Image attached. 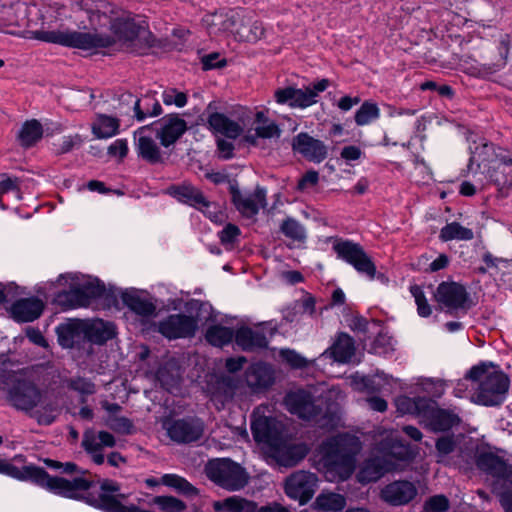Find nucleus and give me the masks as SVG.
<instances>
[{
    "instance_id": "35",
    "label": "nucleus",
    "mask_w": 512,
    "mask_h": 512,
    "mask_svg": "<svg viewBox=\"0 0 512 512\" xmlns=\"http://www.w3.org/2000/svg\"><path fill=\"white\" fill-rule=\"evenodd\" d=\"M346 506V498L339 493L323 490L313 503L314 509L322 512H339Z\"/></svg>"
},
{
    "instance_id": "33",
    "label": "nucleus",
    "mask_w": 512,
    "mask_h": 512,
    "mask_svg": "<svg viewBox=\"0 0 512 512\" xmlns=\"http://www.w3.org/2000/svg\"><path fill=\"white\" fill-rule=\"evenodd\" d=\"M477 466L480 470L498 479L508 477L510 470L506 463L492 453H481L477 457Z\"/></svg>"
},
{
    "instance_id": "64",
    "label": "nucleus",
    "mask_w": 512,
    "mask_h": 512,
    "mask_svg": "<svg viewBox=\"0 0 512 512\" xmlns=\"http://www.w3.org/2000/svg\"><path fill=\"white\" fill-rule=\"evenodd\" d=\"M71 387L84 395H91L95 393V385L84 378H77L71 382Z\"/></svg>"
},
{
    "instance_id": "49",
    "label": "nucleus",
    "mask_w": 512,
    "mask_h": 512,
    "mask_svg": "<svg viewBox=\"0 0 512 512\" xmlns=\"http://www.w3.org/2000/svg\"><path fill=\"white\" fill-rule=\"evenodd\" d=\"M21 182L16 177H10L7 174L0 175V208L5 210L6 206L2 202V195L8 192H15L17 200H21V192H20Z\"/></svg>"
},
{
    "instance_id": "38",
    "label": "nucleus",
    "mask_w": 512,
    "mask_h": 512,
    "mask_svg": "<svg viewBox=\"0 0 512 512\" xmlns=\"http://www.w3.org/2000/svg\"><path fill=\"white\" fill-rule=\"evenodd\" d=\"M43 135V128L39 121L32 119L26 121L18 133L21 146L29 148L38 142Z\"/></svg>"
},
{
    "instance_id": "14",
    "label": "nucleus",
    "mask_w": 512,
    "mask_h": 512,
    "mask_svg": "<svg viewBox=\"0 0 512 512\" xmlns=\"http://www.w3.org/2000/svg\"><path fill=\"white\" fill-rule=\"evenodd\" d=\"M78 5L87 13L92 24L105 25V20H108L111 28L118 33V24L122 18L118 16L119 11L115 5L105 0H82Z\"/></svg>"
},
{
    "instance_id": "53",
    "label": "nucleus",
    "mask_w": 512,
    "mask_h": 512,
    "mask_svg": "<svg viewBox=\"0 0 512 512\" xmlns=\"http://www.w3.org/2000/svg\"><path fill=\"white\" fill-rule=\"evenodd\" d=\"M418 385L423 392L433 397L442 396L445 390V383L440 379L422 378L419 380Z\"/></svg>"
},
{
    "instance_id": "2",
    "label": "nucleus",
    "mask_w": 512,
    "mask_h": 512,
    "mask_svg": "<svg viewBox=\"0 0 512 512\" xmlns=\"http://www.w3.org/2000/svg\"><path fill=\"white\" fill-rule=\"evenodd\" d=\"M264 412V407H258L252 414L251 430L254 439L266 446L268 455L279 465H297L308 454L309 447L305 443L295 442L283 422Z\"/></svg>"
},
{
    "instance_id": "24",
    "label": "nucleus",
    "mask_w": 512,
    "mask_h": 512,
    "mask_svg": "<svg viewBox=\"0 0 512 512\" xmlns=\"http://www.w3.org/2000/svg\"><path fill=\"white\" fill-rule=\"evenodd\" d=\"M245 381L253 392L265 391L275 382V370L262 362L252 364L245 372Z\"/></svg>"
},
{
    "instance_id": "6",
    "label": "nucleus",
    "mask_w": 512,
    "mask_h": 512,
    "mask_svg": "<svg viewBox=\"0 0 512 512\" xmlns=\"http://www.w3.org/2000/svg\"><path fill=\"white\" fill-rule=\"evenodd\" d=\"M468 378L472 382H478L472 396L475 403L496 406L505 400L510 381L502 371L485 365L475 366L469 371Z\"/></svg>"
},
{
    "instance_id": "63",
    "label": "nucleus",
    "mask_w": 512,
    "mask_h": 512,
    "mask_svg": "<svg viewBox=\"0 0 512 512\" xmlns=\"http://www.w3.org/2000/svg\"><path fill=\"white\" fill-rule=\"evenodd\" d=\"M128 153V143L125 139L115 140L108 148V154L114 157L124 158Z\"/></svg>"
},
{
    "instance_id": "10",
    "label": "nucleus",
    "mask_w": 512,
    "mask_h": 512,
    "mask_svg": "<svg viewBox=\"0 0 512 512\" xmlns=\"http://www.w3.org/2000/svg\"><path fill=\"white\" fill-rule=\"evenodd\" d=\"M209 480L230 492L243 489L249 482V474L239 463L229 458L210 460L205 466Z\"/></svg>"
},
{
    "instance_id": "12",
    "label": "nucleus",
    "mask_w": 512,
    "mask_h": 512,
    "mask_svg": "<svg viewBox=\"0 0 512 512\" xmlns=\"http://www.w3.org/2000/svg\"><path fill=\"white\" fill-rule=\"evenodd\" d=\"M329 86L327 79H321L305 89L286 87L277 89L274 93L275 101L291 108L305 109L317 103L318 96Z\"/></svg>"
},
{
    "instance_id": "23",
    "label": "nucleus",
    "mask_w": 512,
    "mask_h": 512,
    "mask_svg": "<svg viewBox=\"0 0 512 512\" xmlns=\"http://www.w3.org/2000/svg\"><path fill=\"white\" fill-rule=\"evenodd\" d=\"M155 136L160 139L162 146L169 147L174 144L186 131V122L177 117H164L152 126Z\"/></svg>"
},
{
    "instance_id": "4",
    "label": "nucleus",
    "mask_w": 512,
    "mask_h": 512,
    "mask_svg": "<svg viewBox=\"0 0 512 512\" xmlns=\"http://www.w3.org/2000/svg\"><path fill=\"white\" fill-rule=\"evenodd\" d=\"M360 450L359 440L347 434L338 435L320 446L325 475L329 481H343L355 469V456Z\"/></svg>"
},
{
    "instance_id": "62",
    "label": "nucleus",
    "mask_w": 512,
    "mask_h": 512,
    "mask_svg": "<svg viewBox=\"0 0 512 512\" xmlns=\"http://www.w3.org/2000/svg\"><path fill=\"white\" fill-rule=\"evenodd\" d=\"M293 309L300 311L302 315L307 314L312 317L315 313V300L310 296H306L300 301L295 302Z\"/></svg>"
},
{
    "instance_id": "41",
    "label": "nucleus",
    "mask_w": 512,
    "mask_h": 512,
    "mask_svg": "<svg viewBox=\"0 0 512 512\" xmlns=\"http://www.w3.org/2000/svg\"><path fill=\"white\" fill-rule=\"evenodd\" d=\"M439 237L444 242L452 240L469 241L473 239L474 233L471 229L462 226L458 222H451L440 230Z\"/></svg>"
},
{
    "instance_id": "42",
    "label": "nucleus",
    "mask_w": 512,
    "mask_h": 512,
    "mask_svg": "<svg viewBox=\"0 0 512 512\" xmlns=\"http://www.w3.org/2000/svg\"><path fill=\"white\" fill-rule=\"evenodd\" d=\"M205 338L211 345L222 347L235 338V333L231 328L214 325L208 328Z\"/></svg>"
},
{
    "instance_id": "46",
    "label": "nucleus",
    "mask_w": 512,
    "mask_h": 512,
    "mask_svg": "<svg viewBox=\"0 0 512 512\" xmlns=\"http://www.w3.org/2000/svg\"><path fill=\"white\" fill-rule=\"evenodd\" d=\"M224 32H230L238 39V31L243 29L246 13L241 9L225 12Z\"/></svg>"
},
{
    "instance_id": "8",
    "label": "nucleus",
    "mask_w": 512,
    "mask_h": 512,
    "mask_svg": "<svg viewBox=\"0 0 512 512\" xmlns=\"http://www.w3.org/2000/svg\"><path fill=\"white\" fill-rule=\"evenodd\" d=\"M330 241L337 258L351 265L360 275L369 280L377 278L382 282L387 281L384 274L377 273L374 261L359 243L340 237L331 238Z\"/></svg>"
},
{
    "instance_id": "5",
    "label": "nucleus",
    "mask_w": 512,
    "mask_h": 512,
    "mask_svg": "<svg viewBox=\"0 0 512 512\" xmlns=\"http://www.w3.org/2000/svg\"><path fill=\"white\" fill-rule=\"evenodd\" d=\"M284 404L290 413L303 420L312 421L320 428L330 430L341 423L340 411L335 404L327 406L323 411V401L320 399L315 401L305 390L290 391L285 396Z\"/></svg>"
},
{
    "instance_id": "27",
    "label": "nucleus",
    "mask_w": 512,
    "mask_h": 512,
    "mask_svg": "<svg viewBox=\"0 0 512 512\" xmlns=\"http://www.w3.org/2000/svg\"><path fill=\"white\" fill-rule=\"evenodd\" d=\"M84 336L93 343L102 344L115 335V326L111 322L93 319L81 325Z\"/></svg>"
},
{
    "instance_id": "9",
    "label": "nucleus",
    "mask_w": 512,
    "mask_h": 512,
    "mask_svg": "<svg viewBox=\"0 0 512 512\" xmlns=\"http://www.w3.org/2000/svg\"><path fill=\"white\" fill-rule=\"evenodd\" d=\"M57 282L69 288L64 296L73 308L86 307L91 300L101 297L105 292V287L99 279L80 273L61 274Z\"/></svg>"
},
{
    "instance_id": "37",
    "label": "nucleus",
    "mask_w": 512,
    "mask_h": 512,
    "mask_svg": "<svg viewBox=\"0 0 512 512\" xmlns=\"http://www.w3.org/2000/svg\"><path fill=\"white\" fill-rule=\"evenodd\" d=\"M123 301L130 310L142 317L153 316L156 312V306L151 300L135 293L124 294Z\"/></svg>"
},
{
    "instance_id": "19",
    "label": "nucleus",
    "mask_w": 512,
    "mask_h": 512,
    "mask_svg": "<svg viewBox=\"0 0 512 512\" xmlns=\"http://www.w3.org/2000/svg\"><path fill=\"white\" fill-rule=\"evenodd\" d=\"M156 138L155 132L150 126L140 127L134 132L135 150L138 156L151 164L163 161V154Z\"/></svg>"
},
{
    "instance_id": "32",
    "label": "nucleus",
    "mask_w": 512,
    "mask_h": 512,
    "mask_svg": "<svg viewBox=\"0 0 512 512\" xmlns=\"http://www.w3.org/2000/svg\"><path fill=\"white\" fill-rule=\"evenodd\" d=\"M209 128L216 134L236 139L243 131L242 126L222 113H213L208 118Z\"/></svg>"
},
{
    "instance_id": "25",
    "label": "nucleus",
    "mask_w": 512,
    "mask_h": 512,
    "mask_svg": "<svg viewBox=\"0 0 512 512\" xmlns=\"http://www.w3.org/2000/svg\"><path fill=\"white\" fill-rule=\"evenodd\" d=\"M293 149L307 160L315 163H320L327 157L326 145L307 133H300L294 138Z\"/></svg>"
},
{
    "instance_id": "18",
    "label": "nucleus",
    "mask_w": 512,
    "mask_h": 512,
    "mask_svg": "<svg viewBox=\"0 0 512 512\" xmlns=\"http://www.w3.org/2000/svg\"><path fill=\"white\" fill-rule=\"evenodd\" d=\"M420 422L433 431H446L459 423V417L451 410L439 408L435 401L429 399L422 410Z\"/></svg>"
},
{
    "instance_id": "36",
    "label": "nucleus",
    "mask_w": 512,
    "mask_h": 512,
    "mask_svg": "<svg viewBox=\"0 0 512 512\" xmlns=\"http://www.w3.org/2000/svg\"><path fill=\"white\" fill-rule=\"evenodd\" d=\"M119 127V119L100 114L96 116L92 123V132L98 139H108L118 134Z\"/></svg>"
},
{
    "instance_id": "29",
    "label": "nucleus",
    "mask_w": 512,
    "mask_h": 512,
    "mask_svg": "<svg viewBox=\"0 0 512 512\" xmlns=\"http://www.w3.org/2000/svg\"><path fill=\"white\" fill-rule=\"evenodd\" d=\"M236 344L244 351L265 348L268 340L259 328L241 327L235 333Z\"/></svg>"
},
{
    "instance_id": "58",
    "label": "nucleus",
    "mask_w": 512,
    "mask_h": 512,
    "mask_svg": "<svg viewBox=\"0 0 512 512\" xmlns=\"http://www.w3.org/2000/svg\"><path fill=\"white\" fill-rule=\"evenodd\" d=\"M163 102L166 105H176L177 107H183L187 103V96L183 92H179L176 89L165 90L162 94Z\"/></svg>"
},
{
    "instance_id": "7",
    "label": "nucleus",
    "mask_w": 512,
    "mask_h": 512,
    "mask_svg": "<svg viewBox=\"0 0 512 512\" xmlns=\"http://www.w3.org/2000/svg\"><path fill=\"white\" fill-rule=\"evenodd\" d=\"M33 38L48 42L59 44L71 48L81 50H93L97 48H105L114 42L108 35H101L91 32H78L71 30H36L33 33Z\"/></svg>"
},
{
    "instance_id": "47",
    "label": "nucleus",
    "mask_w": 512,
    "mask_h": 512,
    "mask_svg": "<svg viewBox=\"0 0 512 512\" xmlns=\"http://www.w3.org/2000/svg\"><path fill=\"white\" fill-rule=\"evenodd\" d=\"M382 382H387V377L383 373H377L372 377L358 375L353 377V385L359 390L380 391L383 388Z\"/></svg>"
},
{
    "instance_id": "52",
    "label": "nucleus",
    "mask_w": 512,
    "mask_h": 512,
    "mask_svg": "<svg viewBox=\"0 0 512 512\" xmlns=\"http://www.w3.org/2000/svg\"><path fill=\"white\" fill-rule=\"evenodd\" d=\"M410 292L415 299L418 315L421 317L430 316L432 312L431 306L428 304L422 288L418 285H412Z\"/></svg>"
},
{
    "instance_id": "39",
    "label": "nucleus",
    "mask_w": 512,
    "mask_h": 512,
    "mask_svg": "<svg viewBox=\"0 0 512 512\" xmlns=\"http://www.w3.org/2000/svg\"><path fill=\"white\" fill-rule=\"evenodd\" d=\"M470 160L468 164V169L470 171L473 170V165L476 164L477 168H481L482 165L485 166L486 162L494 163V147L492 144L481 141L479 144L470 146Z\"/></svg>"
},
{
    "instance_id": "28",
    "label": "nucleus",
    "mask_w": 512,
    "mask_h": 512,
    "mask_svg": "<svg viewBox=\"0 0 512 512\" xmlns=\"http://www.w3.org/2000/svg\"><path fill=\"white\" fill-rule=\"evenodd\" d=\"M355 353L353 339L346 333H340L332 346L325 350L321 357L330 356L339 363H348Z\"/></svg>"
},
{
    "instance_id": "59",
    "label": "nucleus",
    "mask_w": 512,
    "mask_h": 512,
    "mask_svg": "<svg viewBox=\"0 0 512 512\" xmlns=\"http://www.w3.org/2000/svg\"><path fill=\"white\" fill-rule=\"evenodd\" d=\"M255 131L257 136L261 138H274L280 136V129L274 121H264L260 125H256Z\"/></svg>"
},
{
    "instance_id": "11",
    "label": "nucleus",
    "mask_w": 512,
    "mask_h": 512,
    "mask_svg": "<svg viewBox=\"0 0 512 512\" xmlns=\"http://www.w3.org/2000/svg\"><path fill=\"white\" fill-rule=\"evenodd\" d=\"M382 458H373L366 462L362 474L368 473V480H377L383 474L398 470V460L404 461L409 458V451L390 432L386 439L380 444Z\"/></svg>"
},
{
    "instance_id": "34",
    "label": "nucleus",
    "mask_w": 512,
    "mask_h": 512,
    "mask_svg": "<svg viewBox=\"0 0 512 512\" xmlns=\"http://www.w3.org/2000/svg\"><path fill=\"white\" fill-rule=\"evenodd\" d=\"M213 509L216 512H256L257 505L253 501L234 495L215 501Z\"/></svg>"
},
{
    "instance_id": "51",
    "label": "nucleus",
    "mask_w": 512,
    "mask_h": 512,
    "mask_svg": "<svg viewBox=\"0 0 512 512\" xmlns=\"http://www.w3.org/2000/svg\"><path fill=\"white\" fill-rule=\"evenodd\" d=\"M281 231L286 237L295 241H303L306 238L305 228L292 218H288L282 223Z\"/></svg>"
},
{
    "instance_id": "45",
    "label": "nucleus",
    "mask_w": 512,
    "mask_h": 512,
    "mask_svg": "<svg viewBox=\"0 0 512 512\" xmlns=\"http://www.w3.org/2000/svg\"><path fill=\"white\" fill-rule=\"evenodd\" d=\"M161 484L172 487L187 496H193L198 493L197 489L186 479L176 474H164L161 477Z\"/></svg>"
},
{
    "instance_id": "20",
    "label": "nucleus",
    "mask_w": 512,
    "mask_h": 512,
    "mask_svg": "<svg viewBox=\"0 0 512 512\" xmlns=\"http://www.w3.org/2000/svg\"><path fill=\"white\" fill-rule=\"evenodd\" d=\"M115 444V437L107 431L88 430L83 434L82 447L97 465L105 461L103 450L112 448Z\"/></svg>"
},
{
    "instance_id": "13",
    "label": "nucleus",
    "mask_w": 512,
    "mask_h": 512,
    "mask_svg": "<svg viewBox=\"0 0 512 512\" xmlns=\"http://www.w3.org/2000/svg\"><path fill=\"white\" fill-rule=\"evenodd\" d=\"M318 486V478L308 471H297L291 474L285 481V493L301 505L308 503Z\"/></svg>"
},
{
    "instance_id": "16",
    "label": "nucleus",
    "mask_w": 512,
    "mask_h": 512,
    "mask_svg": "<svg viewBox=\"0 0 512 512\" xmlns=\"http://www.w3.org/2000/svg\"><path fill=\"white\" fill-rule=\"evenodd\" d=\"M163 427L171 440L177 443H190L198 440L203 434V423L199 419L167 420Z\"/></svg>"
},
{
    "instance_id": "15",
    "label": "nucleus",
    "mask_w": 512,
    "mask_h": 512,
    "mask_svg": "<svg viewBox=\"0 0 512 512\" xmlns=\"http://www.w3.org/2000/svg\"><path fill=\"white\" fill-rule=\"evenodd\" d=\"M441 308L449 312L467 309L468 293L464 286L456 282H442L434 293Z\"/></svg>"
},
{
    "instance_id": "48",
    "label": "nucleus",
    "mask_w": 512,
    "mask_h": 512,
    "mask_svg": "<svg viewBox=\"0 0 512 512\" xmlns=\"http://www.w3.org/2000/svg\"><path fill=\"white\" fill-rule=\"evenodd\" d=\"M151 504L163 512H185L186 504L173 496H155Z\"/></svg>"
},
{
    "instance_id": "26",
    "label": "nucleus",
    "mask_w": 512,
    "mask_h": 512,
    "mask_svg": "<svg viewBox=\"0 0 512 512\" xmlns=\"http://www.w3.org/2000/svg\"><path fill=\"white\" fill-rule=\"evenodd\" d=\"M43 309L42 300L36 297L23 298L12 305L11 314L17 322H32L42 314Z\"/></svg>"
},
{
    "instance_id": "30",
    "label": "nucleus",
    "mask_w": 512,
    "mask_h": 512,
    "mask_svg": "<svg viewBox=\"0 0 512 512\" xmlns=\"http://www.w3.org/2000/svg\"><path fill=\"white\" fill-rule=\"evenodd\" d=\"M488 177L500 190L512 189V159L496 157Z\"/></svg>"
},
{
    "instance_id": "60",
    "label": "nucleus",
    "mask_w": 512,
    "mask_h": 512,
    "mask_svg": "<svg viewBox=\"0 0 512 512\" xmlns=\"http://www.w3.org/2000/svg\"><path fill=\"white\" fill-rule=\"evenodd\" d=\"M240 230L233 224L226 225L220 232L219 238L224 245H232L238 238Z\"/></svg>"
},
{
    "instance_id": "57",
    "label": "nucleus",
    "mask_w": 512,
    "mask_h": 512,
    "mask_svg": "<svg viewBox=\"0 0 512 512\" xmlns=\"http://www.w3.org/2000/svg\"><path fill=\"white\" fill-rule=\"evenodd\" d=\"M279 355L292 368H303L308 365V361L295 350L281 349Z\"/></svg>"
},
{
    "instance_id": "43",
    "label": "nucleus",
    "mask_w": 512,
    "mask_h": 512,
    "mask_svg": "<svg viewBox=\"0 0 512 512\" xmlns=\"http://www.w3.org/2000/svg\"><path fill=\"white\" fill-rule=\"evenodd\" d=\"M244 23L243 29L238 31V40L255 42L262 38L264 35V27L261 22L252 20V18L246 14Z\"/></svg>"
},
{
    "instance_id": "55",
    "label": "nucleus",
    "mask_w": 512,
    "mask_h": 512,
    "mask_svg": "<svg viewBox=\"0 0 512 512\" xmlns=\"http://www.w3.org/2000/svg\"><path fill=\"white\" fill-rule=\"evenodd\" d=\"M449 509V500L444 495L430 497L424 503V512H445Z\"/></svg>"
},
{
    "instance_id": "50",
    "label": "nucleus",
    "mask_w": 512,
    "mask_h": 512,
    "mask_svg": "<svg viewBox=\"0 0 512 512\" xmlns=\"http://www.w3.org/2000/svg\"><path fill=\"white\" fill-rule=\"evenodd\" d=\"M179 376V369L173 361L167 362L156 374L158 381L167 388L175 384Z\"/></svg>"
},
{
    "instance_id": "1",
    "label": "nucleus",
    "mask_w": 512,
    "mask_h": 512,
    "mask_svg": "<svg viewBox=\"0 0 512 512\" xmlns=\"http://www.w3.org/2000/svg\"><path fill=\"white\" fill-rule=\"evenodd\" d=\"M44 463L47 467L60 470L61 473L70 475L72 478L50 476L43 468L34 465L17 467L2 459H0V473L18 480L31 481L51 493L71 499L82 497L91 488L92 480L88 477V472L75 463H63L52 459H45Z\"/></svg>"
},
{
    "instance_id": "31",
    "label": "nucleus",
    "mask_w": 512,
    "mask_h": 512,
    "mask_svg": "<svg viewBox=\"0 0 512 512\" xmlns=\"http://www.w3.org/2000/svg\"><path fill=\"white\" fill-rule=\"evenodd\" d=\"M168 193L179 202L189 204L196 208L204 206L211 208L210 202L206 200L201 191L189 184L173 186L168 189Z\"/></svg>"
},
{
    "instance_id": "21",
    "label": "nucleus",
    "mask_w": 512,
    "mask_h": 512,
    "mask_svg": "<svg viewBox=\"0 0 512 512\" xmlns=\"http://www.w3.org/2000/svg\"><path fill=\"white\" fill-rule=\"evenodd\" d=\"M418 494L415 483L408 480L393 481L381 489V499L391 506H403L412 502Z\"/></svg>"
},
{
    "instance_id": "3",
    "label": "nucleus",
    "mask_w": 512,
    "mask_h": 512,
    "mask_svg": "<svg viewBox=\"0 0 512 512\" xmlns=\"http://www.w3.org/2000/svg\"><path fill=\"white\" fill-rule=\"evenodd\" d=\"M0 390L6 394L9 403L16 409L25 412L34 410V417L39 424L49 425L55 420L56 405L32 382L20 375L13 373L0 377Z\"/></svg>"
},
{
    "instance_id": "22",
    "label": "nucleus",
    "mask_w": 512,
    "mask_h": 512,
    "mask_svg": "<svg viewBox=\"0 0 512 512\" xmlns=\"http://www.w3.org/2000/svg\"><path fill=\"white\" fill-rule=\"evenodd\" d=\"M232 201L237 210L245 217L255 216L261 208L266 206V190L256 187L253 192L232 190Z\"/></svg>"
},
{
    "instance_id": "61",
    "label": "nucleus",
    "mask_w": 512,
    "mask_h": 512,
    "mask_svg": "<svg viewBox=\"0 0 512 512\" xmlns=\"http://www.w3.org/2000/svg\"><path fill=\"white\" fill-rule=\"evenodd\" d=\"M455 442L452 437L446 436L441 437L436 442V449L438 452L439 460L443 461V458L454 450Z\"/></svg>"
},
{
    "instance_id": "56",
    "label": "nucleus",
    "mask_w": 512,
    "mask_h": 512,
    "mask_svg": "<svg viewBox=\"0 0 512 512\" xmlns=\"http://www.w3.org/2000/svg\"><path fill=\"white\" fill-rule=\"evenodd\" d=\"M106 425L115 432L130 434L133 429L131 421L126 417L109 416Z\"/></svg>"
},
{
    "instance_id": "17",
    "label": "nucleus",
    "mask_w": 512,
    "mask_h": 512,
    "mask_svg": "<svg viewBox=\"0 0 512 512\" xmlns=\"http://www.w3.org/2000/svg\"><path fill=\"white\" fill-rule=\"evenodd\" d=\"M197 328V320L185 314H172L158 324V331L168 339L192 337Z\"/></svg>"
},
{
    "instance_id": "44",
    "label": "nucleus",
    "mask_w": 512,
    "mask_h": 512,
    "mask_svg": "<svg viewBox=\"0 0 512 512\" xmlns=\"http://www.w3.org/2000/svg\"><path fill=\"white\" fill-rule=\"evenodd\" d=\"M380 117L378 105L372 101H365L355 113V122L358 126L369 125Z\"/></svg>"
},
{
    "instance_id": "40",
    "label": "nucleus",
    "mask_w": 512,
    "mask_h": 512,
    "mask_svg": "<svg viewBox=\"0 0 512 512\" xmlns=\"http://www.w3.org/2000/svg\"><path fill=\"white\" fill-rule=\"evenodd\" d=\"M428 400L422 397L410 398L408 396H399L395 400V405L399 413L412 414L421 420L422 410L425 409Z\"/></svg>"
},
{
    "instance_id": "54",
    "label": "nucleus",
    "mask_w": 512,
    "mask_h": 512,
    "mask_svg": "<svg viewBox=\"0 0 512 512\" xmlns=\"http://www.w3.org/2000/svg\"><path fill=\"white\" fill-rule=\"evenodd\" d=\"M225 19V12L213 13L206 15L203 18V23L206 26L209 34L217 35L221 32H224Z\"/></svg>"
}]
</instances>
